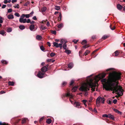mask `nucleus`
I'll return each mask as SVG.
<instances>
[{"instance_id":"nucleus-21","label":"nucleus","mask_w":125,"mask_h":125,"mask_svg":"<svg viewBox=\"0 0 125 125\" xmlns=\"http://www.w3.org/2000/svg\"><path fill=\"white\" fill-rule=\"evenodd\" d=\"M68 66L69 68H71L73 66V64L72 63H70L68 64Z\"/></svg>"},{"instance_id":"nucleus-42","label":"nucleus","mask_w":125,"mask_h":125,"mask_svg":"<svg viewBox=\"0 0 125 125\" xmlns=\"http://www.w3.org/2000/svg\"><path fill=\"white\" fill-rule=\"evenodd\" d=\"M51 32L53 34L56 35V31H55L51 30Z\"/></svg>"},{"instance_id":"nucleus-59","label":"nucleus","mask_w":125,"mask_h":125,"mask_svg":"<svg viewBox=\"0 0 125 125\" xmlns=\"http://www.w3.org/2000/svg\"><path fill=\"white\" fill-rule=\"evenodd\" d=\"M83 103L84 104L85 106H86V104H85V103L87 101L84 100H83L82 101Z\"/></svg>"},{"instance_id":"nucleus-55","label":"nucleus","mask_w":125,"mask_h":125,"mask_svg":"<svg viewBox=\"0 0 125 125\" xmlns=\"http://www.w3.org/2000/svg\"><path fill=\"white\" fill-rule=\"evenodd\" d=\"M30 3V2H29V1H28V2H26L24 4V6H27L28 4Z\"/></svg>"},{"instance_id":"nucleus-40","label":"nucleus","mask_w":125,"mask_h":125,"mask_svg":"<svg viewBox=\"0 0 125 125\" xmlns=\"http://www.w3.org/2000/svg\"><path fill=\"white\" fill-rule=\"evenodd\" d=\"M44 117H41L40 119L39 120V122L40 123H41L42 121H43V120L44 119Z\"/></svg>"},{"instance_id":"nucleus-32","label":"nucleus","mask_w":125,"mask_h":125,"mask_svg":"<svg viewBox=\"0 0 125 125\" xmlns=\"http://www.w3.org/2000/svg\"><path fill=\"white\" fill-rule=\"evenodd\" d=\"M27 119L26 118H24L22 120V124H24L25 123Z\"/></svg>"},{"instance_id":"nucleus-34","label":"nucleus","mask_w":125,"mask_h":125,"mask_svg":"<svg viewBox=\"0 0 125 125\" xmlns=\"http://www.w3.org/2000/svg\"><path fill=\"white\" fill-rule=\"evenodd\" d=\"M87 42V41L86 40H84L82 41V42L81 43L82 45H83L84 44H86Z\"/></svg>"},{"instance_id":"nucleus-63","label":"nucleus","mask_w":125,"mask_h":125,"mask_svg":"<svg viewBox=\"0 0 125 125\" xmlns=\"http://www.w3.org/2000/svg\"><path fill=\"white\" fill-rule=\"evenodd\" d=\"M93 100V98L92 97H91L90 99L89 100V102H91Z\"/></svg>"},{"instance_id":"nucleus-10","label":"nucleus","mask_w":125,"mask_h":125,"mask_svg":"<svg viewBox=\"0 0 125 125\" xmlns=\"http://www.w3.org/2000/svg\"><path fill=\"white\" fill-rule=\"evenodd\" d=\"M74 104V106L77 107L78 108H80L81 107L80 104L79 102H75Z\"/></svg>"},{"instance_id":"nucleus-60","label":"nucleus","mask_w":125,"mask_h":125,"mask_svg":"<svg viewBox=\"0 0 125 125\" xmlns=\"http://www.w3.org/2000/svg\"><path fill=\"white\" fill-rule=\"evenodd\" d=\"M52 59H48L47 60V62H50L52 61Z\"/></svg>"},{"instance_id":"nucleus-20","label":"nucleus","mask_w":125,"mask_h":125,"mask_svg":"<svg viewBox=\"0 0 125 125\" xmlns=\"http://www.w3.org/2000/svg\"><path fill=\"white\" fill-rule=\"evenodd\" d=\"M8 84H9V85H10L13 86L14 85V83L13 81H12V82L9 81L8 82Z\"/></svg>"},{"instance_id":"nucleus-4","label":"nucleus","mask_w":125,"mask_h":125,"mask_svg":"<svg viewBox=\"0 0 125 125\" xmlns=\"http://www.w3.org/2000/svg\"><path fill=\"white\" fill-rule=\"evenodd\" d=\"M116 73H118V72H115L114 73L112 74V73H111L109 75V77L108 78V79L107 81V80L106 79H102L101 80V82H104L105 83V84L103 85V87L104 88V85H105L106 83L108 81V80L109 79V78H110V76L112 75H113L115 74Z\"/></svg>"},{"instance_id":"nucleus-26","label":"nucleus","mask_w":125,"mask_h":125,"mask_svg":"<svg viewBox=\"0 0 125 125\" xmlns=\"http://www.w3.org/2000/svg\"><path fill=\"white\" fill-rule=\"evenodd\" d=\"M19 28L21 30H23L25 28V27L24 26L21 25L19 26Z\"/></svg>"},{"instance_id":"nucleus-46","label":"nucleus","mask_w":125,"mask_h":125,"mask_svg":"<svg viewBox=\"0 0 125 125\" xmlns=\"http://www.w3.org/2000/svg\"><path fill=\"white\" fill-rule=\"evenodd\" d=\"M63 26V24L61 23L58 26V27L59 28H61V27Z\"/></svg>"},{"instance_id":"nucleus-54","label":"nucleus","mask_w":125,"mask_h":125,"mask_svg":"<svg viewBox=\"0 0 125 125\" xmlns=\"http://www.w3.org/2000/svg\"><path fill=\"white\" fill-rule=\"evenodd\" d=\"M74 82V81L73 80H72L70 82V85L71 86H72Z\"/></svg>"},{"instance_id":"nucleus-17","label":"nucleus","mask_w":125,"mask_h":125,"mask_svg":"<svg viewBox=\"0 0 125 125\" xmlns=\"http://www.w3.org/2000/svg\"><path fill=\"white\" fill-rule=\"evenodd\" d=\"M78 86H75L74 87L72 88V90L73 92H75L76 90L78 88Z\"/></svg>"},{"instance_id":"nucleus-15","label":"nucleus","mask_w":125,"mask_h":125,"mask_svg":"<svg viewBox=\"0 0 125 125\" xmlns=\"http://www.w3.org/2000/svg\"><path fill=\"white\" fill-rule=\"evenodd\" d=\"M60 42L61 43L63 44H66L67 42V41L64 39H62L60 41Z\"/></svg>"},{"instance_id":"nucleus-56","label":"nucleus","mask_w":125,"mask_h":125,"mask_svg":"<svg viewBox=\"0 0 125 125\" xmlns=\"http://www.w3.org/2000/svg\"><path fill=\"white\" fill-rule=\"evenodd\" d=\"M117 102V100L116 99H115L113 100V102L115 104Z\"/></svg>"},{"instance_id":"nucleus-41","label":"nucleus","mask_w":125,"mask_h":125,"mask_svg":"<svg viewBox=\"0 0 125 125\" xmlns=\"http://www.w3.org/2000/svg\"><path fill=\"white\" fill-rule=\"evenodd\" d=\"M12 31V29L11 28H8L7 29V31L8 32H10Z\"/></svg>"},{"instance_id":"nucleus-8","label":"nucleus","mask_w":125,"mask_h":125,"mask_svg":"<svg viewBox=\"0 0 125 125\" xmlns=\"http://www.w3.org/2000/svg\"><path fill=\"white\" fill-rule=\"evenodd\" d=\"M48 70V68H47L46 66L43 67L41 68V70L42 73H45Z\"/></svg>"},{"instance_id":"nucleus-14","label":"nucleus","mask_w":125,"mask_h":125,"mask_svg":"<svg viewBox=\"0 0 125 125\" xmlns=\"http://www.w3.org/2000/svg\"><path fill=\"white\" fill-rule=\"evenodd\" d=\"M110 27L111 29L112 30H114L115 28V26L114 24H111L110 25Z\"/></svg>"},{"instance_id":"nucleus-3","label":"nucleus","mask_w":125,"mask_h":125,"mask_svg":"<svg viewBox=\"0 0 125 125\" xmlns=\"http://www.w3.org/2000/svg\"><path fill=\"white\" fill-rule=\"evenodd\" d=\"M79 90L80 91L83 92H85L84 95L85 96H87L88 95V93L86 91H87L89 90L90 89L89 88H88L87 86L83 85L80 88Z\"/></svg>"},{"instance_id":"nucleus-37","label":"nucleus","mask_w":125,"mask_h":125,"mask_svg":"<svg viewBox=\"0 0 125 125\" xmlns=\"http://www.w3.org/2000/svg\"><path fill=\"white\" fill-rule=\"evenodd\" d=\"M46 10V8L45 7H44L42 9V12H45Z\"/></svg>"},{"instance_id":"nucleus-61","label":"nucleus","mask_w":125,"mask_h":125,"mask_svg":"<svg viewBox=\"0 0 125 125\" xmlns=\"http://www.w3.org/2000/svg\"><path fill=\"white\" fill-rule=\"evenodd\" d=\"M32 19L35 20H37V18H36V16H34L32 18Z\"/></svg>"},{"instance_id":"nucleus-13","label":"nucleus","mask_w":125,"mask_h":125,"mask_svg":"<svg viewBox=\"0 0 125 125\" xmlns=\"http://www.w3.org/2000/svg\"><path fill=\"white\" fill-rule=\"evenodd\" d=\"M108 118L112 119V120H115V117L114 116L111 114H108Z\"/></svg>"},{"instance_id":"nucleus-11","label":"nucleus","mask_w":125,"mask_h":125,"mask_svg":"<svg viewBox=\"0 0 125 125\" xmlns=\"http://www.w3.org/2000/svg\"><path fill=\"white\" fill-rule=\"evenodd\" d=\"M20 120V119H17V118H14L11 119V120L13 121H14V122L16 123H17L19 122Z\"/></svg>"},{"instance_id":"nucleus-27","label":"nucleus","mask_w":125,"mask_h":125,"mask_svg":"<svg viewBox=\"0 0 125 125\" xmlns=\"http://www.w3.org/2000/svg\"><path fill=\"white\" fill-rule=\"evenodd\" d=\"M109 37V36L107 35H105L103 36V37H102V39L104 40L108 38Z\"/></svg>"},{"instance_id":"nucleus-50","label":"nucleus","mask_w":125,"mask_h":125,"mask_svg":"<svg viewBox=\"0 0 125 125\" xmlns=\"http://www.w3.org/2000/svg\"><path fill=\"white\" fill-rule=\"evenodd\" d=\"M0 125H8L7 124L5 123H2L0 122Z\"/></svg>"},{"instance_id":"nucleus-33","label":"nucleus","mask_w":125,"mask_h":125,"mask_svg":"<svg viewBox=\"0 0 125 125\" xmlns=\"http://www.w3.org/2000/svg\"><path fill=\"white\" fill-rule=\"evenodd\" d=\"M67 46L66 44H63V48L64 50H66L67 49Z\"/></svg>"},{"instance_id":"nucleus-52","label":"nucleus","mask_w":125,"mask_h":125,"mask_svg":"<svg viewBox=\"0 0 125 125\" xmlns=\"http://www.w3.org/2000/svg\"><path fill=\"white\" fill-rule=\"evenodd\" d=\"M78 41V40H73V42L75 44H76Z\"/></svg>"},{"instance_id":"nucleus-7","label":"nucleus","mask_w":125,"mask_h":125,"mask_svg":"<svg viewBox=\"0 0 125 125\" xmlns=\"http://www.w3.org/2000/svg\"><path fill=\"white\" fill-rule=\"evenodd\" d=\"M65 96L66 97H70V101L72 103L73 101H72L70 99L71 98H73V96L71 94H70V93H69L66 94H64L63 95V97H64Z\"/></svg>"},{"instance_id":"nucleus-24","label":"nucleus","mask_w":125,"mask_h":125,"mask_svg":"<svg viewBox=\"0 0 125 125\" xmlns=\"http://www.w3.org/2000/svg\"><path fill=\"white\" fill-rule=\"evenodd\" d=\"M46 29L47 27H44L42 25L41 26V30L42 31L45 30Z\"/></svg>"},{"instance_id":"nucleus-16","label":"nucleus","mask_w":125,"mask_h":125,"mask_svg":"<svg viewBox=\"0 0 125 125\" xmlns=\"http://www.w3.org/2000/svg\"><path fill=\"white\" fill-rule=\"evenodd\" d=\"M117 7L119 10H121L123 8L122 6L120 4H118L117 5Z\"/></svg>"},{"instance_id":"nucleus-53","label":"nucleus","mask_w":125,"mask_h":125,"mask_svg":"<svg viewBox=\"0 0 125 125\" xmlns=\"http://www.w3.org/2000/svg\"><path fill=\"white\" fill-rule=\"evenodd\" d=\"M14 15L18 17H19L20 16L19 14L18 13H15L14 14Z\"/></svg>"},{"instance_id":"nucleus-12","label":"nucleus","mask_w":125,"mask_h":125,"mask_svg":"<svg viewBox=\"0 0 125 125\" xmlns=\"http://www.w3.org/2000/svg\"><path fill=\"white\" fill-rule=\"evenodd\" d=\"M35 26L34 25H31L29 27V29L30 30L32 31H35V30L34 29Z\"/></svg>"},{"instance_id":"nucleus-36","label":"nucleus","mask_w":125,"mask_h":125,"mask_svg":"<svg viewBox=\"0 0 125 125\" xmlns=\"http://www.w3.org/2000/svg\"><path fill=\"white\" fill-rule=\"evenodd\" d=\"M5 32L4 30H1L0 31V34H1L2 35H3L5 34Z\"/></svg>"},{"instance_id":"nucleus-35","label":"nucleus","mask_w":125,"mask_h":125,"mask_svg":"<svg viewBox=\"0 0 125 125\" xmlns=\"http://www.w3.org/2000/svg\"><path fill=\"white\" fill-rule=\"evenodd\" d=\"M1 62L4 64H8V62L4 60H2L1 61Z\"/></svg>"},{"instance_id":"nucleus-38","label":"nucleus","mask_w":125,"mask_h":125,"mask_svg":"<svg viewBox=\"0 0 125 125\" xmlns=\"http://www.w3.org/2000/svg\"><path fill=\"white\" fill-rule=\"evenodd\" d=\"M55 9L57 10H59L60 9V7L59 6H55Z\"/></svg>"},{"instance_id":"nucleus-23","label":"nucleus","mask_w":125,"mask_h":125,"mask_svg":"<svg viewBox=\"0 0 125 125\" xmlns=\"http://www.w3.org/2000/svg\"><path fill=\"white\" fill-rule=\"evenodd\" d=\"M52 121L51 119L49 118L46 120V122L48 124H50L52 122Z\"/></svg>"},{"instance_id":"nucleus-28","label":"nucleus","mask_w":125,"mask_h":125,"mask_svg":"<svg viewBox=\"0 0 125 125\" xmlns=\"http://www.w3.org/2000/svg\"><path fill=\"white\" fill-rule=\"evenodd\" d=\"M114 53L115 54V56H116L118 55L119 53H120V52H119L118 51H116L114 52Z\"/></svg>"},{"instance_id":"nucleus-43","label":"nucleus","mask_w":125,"mask_h":125,"mask_svg":"<svg viewBox=\"0 0 125 125\" xmlns=\"http://www.w3.org/2000/svg\"><path fill=\"white\" fill-rule=\"evenodd\" d=\"M55 54L54 53H51L50 54V56L51 57H53L55 55Z\"/></svg>"},{"instance_id":"nucleus-6","label":"nucleus","mask_w":125,"mask_h":125,"mask_svg":"<svg viewBox=\"0 0 125 125\" xmlns=\"http://www.w3.org/2000/svg\"><path fill=\"white\" fill-rule=\"evenodd\" d=\"M45 74V73H42L41 71H39L37 75L39 78H42L44 77L43 76Z\"/></svg>"},{"instance_id":"nucleus-18","label":"nucleus","mask_w":125,"mask_h":125,"mask_svg":"<svg viewBox=\"0 0 125 125\" xmlns=\"http://www.w3.org/2000/svg\"><path fill=\"white\" fill-rule=\"evenodd\" d=\"M114 110L116 113H117L118 114H119L121 115H122V112H120L118 110L116 109H114Z\"/></svg>"},{"instance_id":"nucleus-48","label":"nucleus","mask_w":125,"mask_h":125,"mask_svg":"<svg viewBox=\"0 0 125 125\" xmlns=\"http://www.w3.org/2000/svg\"><path fill=\"white\" fill-rule=\"evenodd\" d=\"M40 49L43 51H44L45 49V48L43 46H42L40 47Z\"/></svg>"},{"instance_id":"nucleus-57","label":"nucleus","mask_w":125,"mask_h":125,"mask_svg":"<svg viewBox=\"0 0 125 125\" xmlns=\"http://www.w3.org/2000/svg\"><path fill=\"white\" fill-rule=\"evenodd\" d=\"M12 11V10L11 9H9L8 10V12L10 13Z\"/></svg>"},{"instance_id":"nucleus-31","label":"nucleus","mask_w":125,"mask_h":125,"mask_svg":"<svg viewBox=\"0 0 125 125\" xmlns=\"http://www.w3.org/2000/svg\"><path fill=\"white\" fill-rule=\"evenodd\" d=\"M36 38L38 40H40L41 39L42 37L40 35H37L36 36Z\"/></svg>"},{"instance_id":"nucleus-51","label":"nucleus","mask_w":125,"mask_h":125,"mask_svg":"<svg viewBox=\"0 0 125 125\" xmlns=\"http://www.w3.org/2000/svg\"><path fill=\"white\" fill-rule=\"evenodd\" d=\"M91 38L93 40H94V39H95L96 38V36L95 35H93L92 37Z\"/></svg>"},{"instance_id":"nucleus-9","label":"nucleus","mask_w":125,"mask_h":125,"mask_svg":"<svg viewBox=\"0 0 125 125\" xmlns=\"http://www.w3.org/2000/svg\"><path fill=\"white\" fill-rule=\"evenodd\" d=\"M19 21L21 23H25L27 22V19H23L22 18H20L19 19Z\"/></svg>"},{"instance_id":"nucleus-62","label":"nucleus","mask_w":125,"mask_h":125,"mask_svg":"<svg viewBox=\"0 0 125 125\" xmlns=\"http://www.w3.org/2000/svg\"><path fill=\"white\" fill-rule=\"evenodd\" d=\"M19 5L18 4H17L15 6H14V7L15 8H17L18 9L19 8Z\"/></svg>"},{"instance_id":"nucleus-47","label":"nucleus","mask_w":125,"mask_h":125,"mask_svg":"<svg viewBox=\"0 0 125 125\" xmlns=\"http://www.w3.org/2000/svg\"><path fill=\"white\" fill-rule=\"evenodd\" d=\"M67 84V83L66 82H63V83H62V86H65Z\"/></svg>"},{"instance_id":"nucleus-5","label":"nucleus","mask_w":125,"mask_h":125,"mask_svg":"<svg viewBox=\"0 0 125 125\" xmlns=\"http://www.w3.org/2000/svg\"><path fill=\"white\" fill-rule=\"evenodd\" d=\"M89 86L92 88V90L93 91H95V87H96V84L92 82H91L89 83Z\"/></svg>"},{"instance_id":"nucleus-25","label":"nucleus","mask_w":125,"mask_h":125,"mask_svg":"<svg viewBox=\"0 0 125 125\" xmlns=\"http://www.w3.org/2000/svg\"><path fill=\"white\" fill-rule=\"evenodd\" d=\"M53 44L54 46L56 47L57 48H58L59 47L58 44L55 42H53Z\"/></svg>"},{"instance_id":"nucleus-39","label":"nucleus","mask_w":125,"mask_h":125,"mask_svg":"<svg viewBox=\"0 0 125 125\" xmlns=\"http://www.w3.org/2000/svg\"><path fill=\"white\" fill-rule=\"evenodd\" d=\"M90 52V51L89 50H87L84 53V54L85 55H86L88 53Z\"/></svg>"},{"instance_id":"nucleus-30","label":"nucleus","mask_w":125,"mask_h":125,"mask_svg":"<svg viewBox=\"0 0 125 125\" xmlns=\"http://www.w3.org/2000/svg\"><path fill=\"white\" fill-rule=\"evenodd\" d=\"M65 52L68 54H69L71 53V52L70 50H66V49L65 50Z\"/></svg>"},{"instance_id":"nucleus-44","label":"nucleus","mask_w":125,"mask_h":125,"mask_svg":"<svg viewBox=\"0 0 125 125\" xmlns=\"http://www.w3.org/2000/svg\"><path fill=\"white\" fill-rule=\"evenodd\" d=\"M107 103L109 104H112L113 103L110 100H108L107 101Z\"/></svg>"},{"instance_id":"nucleus-19","label":"nucleus","mask_w":125,"mask_h":125,"mask_svg":"<svg viewBox=\"0 0 125 125\" xmlns=\"http://www.w3.org/2000/svg\"><path fill=\"white\" fill-rule=\"evenodd\" d=\"M9 19H12L14 18V16L12 15H9L7 17Z\"/></svg>"},{"instance_id":"nucleus-1","label":"nucleus","mask_w":125,"mask_h":125,"mask_svg":"<svg viewBox=\"0 0 125 125\" xmlns=\"http://www.w3.org/2000/svg\"><path fill=\"white\" fill-rule=\"evenodd\" d=\"M121 75L120 73H116L111 75L106 84L104 86V88L106 91H113V94L117 92L116 94L119 96H122L123 94V92L124 91L122 87L115 84L116 81L120 79Z\"/></svg>"},{"instance_id":"nucleus-64","label":"nucleus","mask_w":125,"mask_h":125,"mask_svg":"<svg viewBox=\"0 0 125 125\" xmlns=\"http://www.w3.org/2000/svg\"><path fill=\"white\" fill-rule=\"evenodd\" d=\"M21 17V18H24L25 17V14H22Z\"/></svg>"},{"instance_id":"nucleus-29","label":"nucleus","mask_w":125,"mask_h":125,"mask_svg":"<svg viewBox=\"0 0 125 125\" xmlns=\"http://www.w3.org/2000/svg\"><path fill=\"white\" fill-rule=\"evenodd\" d=\"M107 73H102L101 75V77L102 78H104L105 76V75L107 74Z\"/></svg>"},{"instance_id":"nucleus-45","label":"nucleus","mask_w":125,"mask_h":125,"mask_svg":"<svg viewBox=\"0 0 125 125\" xmlns=\"http://www.w3.org/2000/svg\"><path fill=\"white\" fill-rule=\"evenodd\" d=\"M102 116L104 117H108V114L107 115V114H104Z\"/></svg>"},{"instance_id":"nucleus-58","label":"nucleus","mask_w":125,"mask_h":125,"mask_svg":"<svg viewBox=\"0 0 125 125\" xmlns=\"http://www.w3.org/2000/svg\"><path fill=\"white\" fill-rule=\"evenodd\" d=\"M25 17L26 18H29L30 16V14H25Z\"/></svg>"},{"instance_id":"nucleus-49","label":"nucleus","mask_w":125,"mask_h":125,"mask_svg":"<svg viewBox=\"0 0 125 125\" xmlns=\"http://www.w3.org/2000/svg\"><path fill=\"white\" fill-rule=\"evenodd\" d=\"M89 47V46L88 45L86 44V45L83 46V48H87L88 47Z\"/></svg>"},{"instance_id":"nucleus-22","label":"nucleus","mask_w":125,"mask_h":125,"mask_svg":"<svg viewBox=\"0 0 125 125\" xmlns=\"http://www.w3.org/2000/svg\"><path fill=\"white\" fill-rule=\"evenodd\" d=\"M62 18V14L61 12L59 13V16L58 18V21H61Z\"/></svg>"},{"instance_id":"nucleus-2","label":"nucleus","mask_w":125,"mask_h":125,"mask_svg":"<svg viewBox=\"0 0 125 125\" xmlns=\"http://www.w3.org/2000/svg\"><path fill=\"white\" fill-rule=\"evenodd\" d=\"M105 100V99L104 98L99 96L97 99L96 101V103L97 106H99L100 102H102L103 104H104Z\"/></svg>"}]
</instances>
